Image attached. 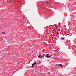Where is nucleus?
<instances>
[{
    "mask_svg": "<svg viewBox=\"0 0 76 76\" xmlns=\"http://www.w3.org/2000/svg\"><path fill=\"white\" fill-rule=\"evenodd\" d=\"M35 64H36V62H34V63L32 64L31 67H33L34 66V65H35Z\"/></svg>",
    "mask_w": 76,
    "mask_h": 76,
    "instance_id": "f257e3e1",
    "label": "nucleus"
},
{
    "mask_svg": "<svg viewBox=\"0 0 76 76\" xmlns=\"http://www.w3.org/2000/svg\"><path fill=\"white\" fill-rule=\"evenodd\" d=\"M48 56H49V54L48 53L47 54V56H46V57L47 58H48Z\"/></svg>",
    "mask_w": 76,
    "mask_h": 76,
    "instance_id": "f03ea898",
    "label": "nucleus"
},
{
    "mask_svg": "<svg viewBox=\"0 0 76 76\" xmlns=\"http://www.w3.org/2000/svg\"><path fill=\"white\" fill-rule=\"evenodd\" d=\"M42 56H39V57L40 58H42Z\"/></svg>",
    "mask_w": 76,
    "mask_h": 76,
    "instance_id": "7ed1b4c3",
    "label": "nucleus"
},
{
    "mask_svg": "<svg viewBox=\"0 0 76 76\" xmlns=\"http://www.w3.org/2000/svg\"><path fill=\"white\" fill-rule=\"evenodd\" d=\"M2 34H5V33H4V32H2Z\"/></svg>",
    "mask_w": 76,
    "mask_h": 76,
    "instance_id": "20e7f679",
    "label": "nucleus"
},
{
    "mask_svg": "<svg viewBox=\"0 0 76 76\" xmlns=\"http://www.w3.org/2000/svg\"><path fill=\"white\" fill-rule=\"evenodd\" d=\"M59 65L60 66H61V67H62V64H60Z\"/></svg>",
    "mask_w": 76,
    "mask_h": 76,
    "instance_id": "39448f33",
    "label": "nucleus"
},
{
    "mask_svg": "<svg viewBox=\"0 0 76 76\" xmlns=\"http://www.w3.org/2000/svg\"><path fill=\"white\" fill-rule=\"evenodd\" d=\"M61 39H62V40H63V39L64 40V38H61Z\"/></svg>",
    "mask_w": 76,
    "mask_h": 76,
    "instance_id": "423d86ee",
    "label": "nucleus"
},
{
    "mask_svg": "<svg viewBox=\"0 0 76 76\" xmlns=\"http://www.w3.org/2000/svg\"><path fill=\"white\" fill-rule=\"evenodd\" d=\"M50 57H51V56H48V58H49Z\"/></svg>",
    "mask_w": 76,
    "mask_h": 76,
    "instance_id": "0eeeda50",
    "label": "nucleus"
},
{
    "mask_svg": "<svg viewBox=\"0 0 76 76\" xmlns=\"http://www.w3.org/2000/svg\"><path fill=\"white\" fill-rule=\"evenodd\" d=\"M55 26L56 27H57V25H56Z\"/></svg>",
    "mask_w": 76,
    "mask_h": 76,
    "instance_id": "6e6552de",
    "label": "nucleus"
},
{
    "mask_svg": "<svg viewBox=\"0 0 76 76\" xmlns=\"http://www.w3.org/2000/svg\"><path fill=\"white\" fill-rule=\"evenodd\" d=\"M39 63H41V62H39Z\"/></svg>",
    "mask_w": 76,
    "mask_h": 76,
    "instance_id": "1a4fd4ad",
    "label": "nucleus"
},
{
    "mask_svg": "<svg viewBox=\"0 0 76 76\" xmlns=\"http://www.w3.org/2000/svg\"><path fill=\"white\" fill-rule=\"evenodd\" d=\"M44 57V56H41V57H42H42Z\"/></svg>",
    "mask_w": 76,
    "mask_h": 76,
    "instance_id": "9d476101",
    "label": "nucleus"
},
{
    "mask_svg": "<svg viewBox=\"0 0 76 76\" xmlns=\"http://www.w3.org/2000/svg\"><path fill=\"white\" fill-rule=\"evenodd\" d=\"M10 1V2H11V1Z\"/></svg>",
    "mask_w": 76,
    "mask_h": 76,
    "instance_id": "9b49d317",
    "label": "nucleus"
}]
</instances>
